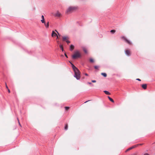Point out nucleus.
I'll return each mask as SVG.
<instances>
[{"instance_id": "nucleus-6", "label": "nucleus", "mask_w": 155, "mask_h": 155, "mask_svg": "<svg viewBox=\"0 0 155 155\" xmlns=\"http://www.w3.org/2000/svg\"><path fill=\"white\" fill-rule=\"evenodd\" d=\"M129 45H131V42L124 36L121 37Z\"/></svg>"}, {"instance_id": "nucleus-38", "label": "nucleus", "mask_w": 155, "mask_h": 155, "mask_svg": "<svg viewBox=\"0 0 155 155\" xmlns=\"http://www.w3.org/2000/svg\"><path fill=\"white\" fill-rule=\"evenodd\" d=\"M57 37V39H58V35H57V36H56Z\"/></svg>"}, {"instance_id": "nucleus-22", "label": "nucleus", "mask_w": 155, "mask_h": 155, "mask_svg": "<svg viewBox=\"0 0 155 155\" xmlns=\"http://www.w3.org/2000/svg\"><path fill=\"white\" fill-rule=\"evenodd\" d=\"M70 107H65V109L66 110H68L69 109Z\"/></svg>"}, {"instance_id": "nucleus-29", "label": "nucleus", "mask_w": 155, "mask_h": 155, "mask_svg": "<svg viewBox=\"0 0 155 155\" xmlns=\"http://www.w3.org/2000/svg\"><path fill=\"white\" fill-rule=\"evenodd\" d=\"M66 42H67L68 44H69V43L70 42L69 41H68V40H67V41H66Z\"/></svg>"}, {"instance_id": "nucleus-1", "label": "nucleus", "mask_w": 155, "mask_h": 155, "mask_svg": "<svg viewBox=\"0 0 155 155\" xmlns=\"http://www.w3.org/2000/svg\"><path fill=\"white\" fill-rule=\"evenodd\" d=\"M78 8L77 6H71L66 9L65 13L67 14L71 13L76 10Z\"/></svg>"}, {"instance_id": "nucleus-5", "label": "nucleus", "mask_w": 155, "mask_h": 155, "mask_svg": "<svg viewBox=\"0 0 155 155\" xmlns=\"http://www.w3.org/2000/svg\"><path fill=\"white\" fill-rule=\"evenodd\" d=\"M138 146H139V144H137V145H134L133 146L129 148L127 150H126V152H127L128 151H129L133 149H134L136 147H137Z\"/></svg>"}, {"instance_id": "nucleus-14", "label": "nucleus", "mask_w": 155, "mask_h": 155, "mask_svg": "<svg viewBox=\"0 0 155 155\" xmlns=\"http://www.w3.org/2000/svg\"><path fill=\"white\" fill-rule=\"evenodd\" d=\"M45 27L47 28H48L49 27V22L48 21H46V22H45Z\"/></svg>"}, {"instance_id": "nucleus-15", "label": "nucleus", "mask_w": 155, "mask_h": 155, "mask_svg": "<svg viewBox=\"0 0 155 155\" xmlns=\"http://www.w3.org/2000/svg\"><path fill=\"white\" fill-rule=\"evenodd\" d=\"M104 93L107 95H110V93H109L108 91H104Z\"/></svg>"}, {"instance_id": "nucleus-39", "label": "nucleus", "mask_w": 155, "mask_h": 155, "mask_svg": "<svg viewBox=\"0 0 155 155\" xmlns=\"http://www.w3.org/2000/svg\"><path fill=\"white\" fill-rule=\"evenodd\" d=\"M61 57H63V56H64V55H61Z\"/></svg>"}, {"instance_id": "nucleus-27", "label": "nucleus", "mask_w": 155, "mask_h": 155, "mask_svg": "<svg viewBox=\"0 0 155 155\" xmlns=\"http://www.w3.org/2000/svg\"><path fill=\"white\" fill-rule=\"evenodd\" d=\"M5 86H6V88H7V89H8V87L7 85V84H6V83H5Z\"/></svg>"}, {"instance_id": "nucleus-9", "label": "nucleus", "mask_w": 155, "mask_h": 155, "mask_svg": "<svg viewBox=\"0 0 155 155\" xmlns=\"http://www.w3.org/2000/svg\"><path fill=\"white\" fill-rule=\"evenodd\" d=\"M63 40V41H66L68 39V37L66 36H64L62 37Z\"/></svg>"}, {"instance_id": "nucleus-3", "label": "nucleus", "mask_w": 155, "mask_h": 155, "mask_svg": "<svg viewBox=\"0 0 155 155\" xmlns=\"http://www.w3.org/2000/svg\"><path fill=\"white\" fill-rule=\"evenodd\" d=\"M81 57V54L80 52L78 51H76L74 54L72 56V58L73 59H75L76 58H80Z\"/></svg>"}, {"instance_id": "nucleus-35", "label": "nucleus", "mask_w": 155, "mask_h": 155, "mask_svg": "<svg viewBox=\"0 0 155 155\" xmlns=\"http://www.w3.org/2000/svg\"><path fill=\"white\" fill-rule=\"evenodd\" d=\"M55 31H56V32H57L58 33V35L59 36H60V35H59V33H58V31H56V30H55Z\"/></svg>"}, {"instance_id": "nucleus-19", "label": "nucleus", "mask_w": 155, "mask_h": 155, "mask_svg": "<svg viewBox=\"0 0 155 155\" xmlns=\"http://www.w3.org/2000/svg\"><path fill=\"white\" fill-rule=\"evenodd\" d=\"M90 62L91 63H93L94 62V60L92 58H90L89 59Z\"/></svg>"}, {"instance_id": "nucleus-12", "label": "nucleus", "mask_w": 155, "mask_h": 155, "mask_svg": "<svg viewBox=\"0 0 155 155\" xmlns=\"http://www.w3.org/2000/svg\"><path fill=\"white\" fill-rule=\"evenodd\" d=\"M72 67L74 71H75L78 69L73 64H72Z\"/></svg>"}, {"instance_id": "nucleus-4", "label": "nucleus", "mask_w": 155, "mask_h": 155, "mask_svg": "<svg viewBox=\"0 0 155 155\" xmlns=\"http://www.w3.org/2000/svg\"><path fill=\"white\" fill-rule=\"evenodd\" d=\"M52 15L55 17H57L58 18H60L62 16V14L59 12V11H57L55 13H52Z\"/></svg>"}, {"instance_id": "nucleus-23", "label": "nucleus", "mask_w": 155, "mask_h": 155, "mask_svg": "<svg viewBox=\"0 0 155 155\" xmlns=\"http://www.w3.org/2000/svg\"><path fill=\"white\" fill-rule=\"evenodd\" d=\"M41 21L42 23H44L45 24V22H46V21L45 20H41Z\"/></svg>"}, {"instance_id": "nucleus-20", "label": "nucleus", "mask_w": 155, "mask_h": 155, "mask_svg": "<svg viewBox=\"0 0 155 155\" xmlns=\"http://www.w3.org/2000/svg\"><path fill=\"white\" fill-rule=\"evenodd\" d=\"M60 47L61 48L62 51H64V49L62 45H60Z\"/></svg>"}, {"instance_id": "nucleus-30", "label": "nucleus", "mask_w": 155, "mask_h": 155, "mask_svg": "<svg viewBox=\"0 0 155 155\" xmlns=\"http://www.w3.org/2000/svg\"><path fill=\"white\" fill-rule=\"evenodd\" d=\"M7 89L8 90V93H10V90L9 89V88Z\"/></svg>"}, {"instance_id": "nucleus-13", "label": "nucleus", "mask_w": 155, "mask_h": 155, "mask_svg": "<svg viewBox=\"0 0 155 155\" xmlns=\"http://www.w3.org/2000/svg\"><path fill=\"white\" fill-rule=\"evenodd\" d=\"M82 49L84 52L86 54L87 53V49L84 47H82Z\"/></svg>"}, {"instance_id": "nucleus-21", "label": "nucleus", "mask_w": 155, "mask_h": 155, "mask_svg": "<svg viewBox=\"0 0 155 155\" xmlns=\"http://www.w3.org/2000/svg\"><path fill=\"white\" fill-rule=\"evenodd\" d=\"M115 30H112L110 31V32L113 34L115 32Z\"/></svg>"}, {"instance_id": "nucleus-16", "label": "nucleus", "mask_w": 155, "mask_h": 155, "mask_svg": "<svg viewBox=\"0 0 155 155\" xmlns=\"http://www.w3.org/2000/svg\"><path fill=\"white\" fill-rule=\"evenodd\" d=\"M108 97L109 99L111 102H113V103H114V100L112 98H111V97H110L109 96H108Z\"/></svg>"}, {"instance_id": "nucleus-28", "label": "nucleus", "mask_w": 155, "mask_h": 155, "mask_svg": "<svg viewBox=\"0 0 155 155\" xmlns=\"http://www.w3.org/2000/svg\"><path fill=\"white\" fill-rule=\"evenodd\" d=\"M41 19H45L44 16L43 15L41 16Z\"/></svg>"}, {"instance_id": "nucleus-24", "label": "nucleus", "mask_w": 155, "mask_h": 155, "mask_svg": "<svg viewBox=\"0 0 155 155\" xmlns=\"http://www.w3.org/2000/svg\"><path fill=\"white\" fill-rule=\"evenodd\" d=\"M94 68L95 69H98L99 67L97 66H94Z\"/></svg>"}, {"instance_id": "nucleus-10", "label": "nucleus", "mask_w": 155, "mask_h": 155, "mask_svg": "<svg viewBox=\"0 0 155 155\" xmlns=\"http://www.w3.org/2000/svg\"><path fill=\"white\" fill-rule=\"evenodd\" d=\"M142 87L144 89H146L147 88V84H143L142 85Z\"/></svg>"}, {"instance_id": "nucleus-37", "label": "nucleus", "mask_w": 155, "mask_h": 155, "mask_svg": "<svg viewBox=\"0 0 155 155\" xmlns=\"http://www.w3.org/2000/svg\"><path fill=\"white\" fill-rule=\"evenodd\" d=\"M139 144V145H142L143 144V143H141V144Z\"/></svg>"}, {"instance_id": "nucleus-36", "label": "nucleus", "mask_w": 155, "mask_h": 155, "mask_svg": "<svg viewBox=\"0 0 155 155\" xmlns=\"http://www.w3.org/2000/svg\"><path fill=\"white\" fill-rule=\"evenodd\" d=\"M85 75L87 76H88V74H87V73H85Z\"/></svg>"}, {"instance_id": "nucleus-32", "label": "nucleus", "mask_w": 155, "mask_h": 155, "mask_svg": "<svg viewBox=\"0 0 155 155\" xmlns=\"http://www.w3.org/2000/svg\"><path fill=\"white\" fill-rule=\"evenodd\" d=\"M87 84H92L91 82H87Z\"/></svg>"}, {"instance_id": "nucleus-34", "label": "nucleus", "mask_w": 155, "mask_h": 155, "mask_svg": "<svg viewBox=\"0 0 155 155\" xmlns=\"http://www.w3.org/2000/svg\"><path fill=\"white\" fill-rule=\"evenodd\" d=\"M136 80H138L139 81H141L140 79H139V78L137 79Z\"/></svg>"}, {"instance_id": "nucleus-25", "label": "nucleus", "mask_w": 155, "mask_h": 155, "mask_svg": "<svg viewBox=\"0 0 155 155\" xmlns=\"http://www.w3.org/2000/svg\"><path fill=\"white\" fill-rule=\"evenodd\" d=\"M18 124H19V125L21 127L22 126H21V124H20V122H19V120H18Z\"/></svg>"}, {"instance_id": "nucleus-2", "label": "nucleus", "mask_w": 155, "mask_h": 155, "mask_svg": "<svg viewBox=\"0 0 155 155\" xmlns=\"http://www.w3.org/2000/svg\"><path fill=\"white\" fill-rule=\"evenodd\" d=\"M74 71V77L76 78L77 80H79L81 77L80 71L78 69Z\"/></svg>"}, {"instance_id": "nucleus-33", "label": "nucleus", "mask_w": 155, "mask_h": 155, "mask_svg": "<svg viewBox=\"0 0 155 155\" xmlns=\"http://www.w3.org/2000/svg\"><path fill=\"white\" fill-rule=\"evenodd\" d=\"M149 155L148 153H145L144 155Z\"/></svg>"}, {"instance_id": "nucleus-26", "label": "nucleus", "mask_w": 155, "mask_h": 155, "mask_svg": "<svg viewBox=\"0 0 155 155\" xmlns=\"http://www.w3.org/2000/svg\"><path fill=\"white\" fill-rule=\"evenodd\" d=\"M93 83H95L96 82V81L95 80H93L91 81Z\"/></svg>"}, {"instance_id": "nucleus-40", "label": "nucleus", "mask_w": 155, "mask_h": 155, "mask_svg": "<svg viewBox=\"0 0 155 155\" xmlns=\"http://www.w3.org/2000/svg\"><path fill=\"white\" fill-rule=\"evenodd\" d=\"M87 102V101H86V102H85V103H86V102Z\"/></svg>"}, {"instance_id": "nucleus-7", "label": "nucleus", "mask_w": 155, "mask_h": 155, "mask_svg": "<svg viewBox=\"0 0 155 155\" xmlns=\"http://www.w3.org/2000/svg\"><path fill=\"white\" fill-rule=\"evenodd\" d=\"M126 54L128 56H130L131 55V52L129 50H126L125 51Z\"/></svg>"}, {"instance_id": "nucleus-17", "label": "nucleus", "mask_w": 155, "mask_h": 155, "mask_svg": "<svg viewBox=\"0 0 155 155\" xmlns=\"http://www.w3.org/2000/svg\"><path fill=\"white\" fill-rule=\"evenodd\" d=\"M101 75L103 76L104 77H107V75L106 73H102L101 74Z\"/></svg>"}, {"instance_id": "nucleus-11", "label": "nucleus", "mask_w": 155, "mask_h": 155, "mask_svg": "<svg viewBox=\"0 0 155 155\" xmlns=\"http://www.w3.org/2000/svg\"><path fill=\"white\" fill-rule=\"evenodd\" d=\"M74 47L73 45H71L70 46V49L71 51H72L74 49Z\"/></svg>"}, {"instance_id": "nucleus-18", "label": "nucleus", "mask_w": 155, "mask_h": 155, "mask_svg": "<svg viewBox=\"0 0 155 155\" xmlns=\"http://www.w3.org/2000/svg\"><path fill=\"white\" fill-rule=\"evenodd\" d=\"M68 124H66L65 125V127H64V129L65 130H68Z\"/></svg>"}, {"instance_id": "nucleus-31", "label": "nucleus", "mask_w": 155, "mask_h": 155, "mask_svg": "<svg viewBox=\"0 0 155 155\" xmlns=\"http://www.w3.org/2000/svg\"><path fill=\"white\" fill-rule=\"evenodd\" d=\"M64 55H65V56L66 57H67V58H68V56H67V54H66V53H65V54H64Z\"/></svg>"}, {"instance_id": "nucleus-8", "label": "nucleus", "mask_w": 155, "mask_h": 155, "mask_svg": "<svg viewBox=\"0 0 155 155\" xmlns=\"http://www.w3.org/2000/svg\"><path fill=\"white\" fill-rule=\"evenodd\" d=\"M51 36L52 37H56L57 36V34L54 31H53L51 34Z\"/></svg>"}]
</instances>
